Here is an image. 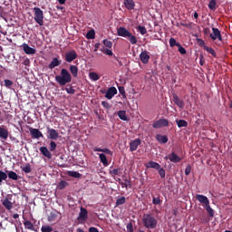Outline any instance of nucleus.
Here are the masks:
<instances>
[{
    "instance_id": "f257e3e1",
    "label": "nucleus",
    "mask_w": 232,
    "mask_h": 232,
    "mask_svg": "<svg viewBox=\"0 0 232 232\" xmlns=\"http://www.w3.org/2000/svg\"><path fill=\"white\" fill-rule=\"evenodd\" d=\"M55 81L60 86H66V84L72 82V74L68 70L63 68L60 75L55 76Z\"/></svg>"
},
{
    "instance_id": "f03ea898",
    "label": "nucleus",
    "mask_w": 232,
    "mask_h": 232,
    "mask_svg": "<svg viewBox=\"0 0 232 232\" xmlns=\"http://www.w3.org/2000/svg\"><path fill=\"white\" fill-rule=\"evenodd\" d=\"M142 224L147 229H155L157 227V218L152 214H144L142 218Z\"/></svg>"
},
{
    "instance_id": "7ed1b4c3",
    "label": "nucleus",
    "mask_w": 232,
    "mask_h": 232,
    "mask_svg": "<svg viewBox=\"0 0 232 232\" xmlns=\"http://www.w3.org/2000/svg\"><path fill=\"white\" fill-rule=\"evenodd\" d=\"M117 34L120 37H125L130 43V44H137V37L133 35L126 27H119L117 29Z\"/></svg>"
},
{
    "instance_id": "20e7f679",
    "label": "nucleus",
    "mask_w": 232,
    "mask_h": 232,
    "mask_svg": "<svg viewBox=\"0 0 232 232\" xmlns=\"http://www.w3.org/2000/svg\"><path fill=\"white\" fill-rule=\"evenodd\" d=\"M40 153L44 155V157H46V159H52V151H55L57 150V143L55 141L52 140L49 143V150L47 147H40Z\"/></svg>"
},
{
    "instance_id": "39448f33",
    "label": "nucleus",
    "mask_w": 232,
    "mask_h": 232,
    "mask_svg": "<svg viewBox=\"0 0 232 232\" xmlns=\"http://www.w3.org/2000/svg\"><path fill=\"white\" fill-rule=\"evenodd\" d=\"M33 11L34 12V21L39 24V26H43L44 24V14L43 13V10L39 7L33 8Z\"/></svg>"
},
{
    "instance_id": "423d86ee",
    "label": "nucleus",
    "mask_w": 232,
    "mask_h": 232,
    "mask_svg": "<svg viewBox=\"0 0 232 232\" xmlns=\"http://www.w3.org/2000/svg\"><path fill=\"white\" fill-rule=\"evenodd\" d=\"M169 126V121L166 119H160L153 122L152 127L155 130H159L160 128H168Z\"/></svg>"
},
{
    "instance_id": "0eeeda50",
    "label": "nucleus",
    "mask_w": 232,
    "mask_h": 232,
    "mask_svg": "<svg viewBox=\"0 0 232 232\" xmlns=\"http://www.w3.org/2000/svg\"><path fill=\"white\" fill-rule=\"evenodd\" d=\"M77 59V52L75 50H71L64 54V60L66 63H72V61H75Z\"/></svg>"
},
{
    "instance_id": "6e6552de",
    "label": "nucleus",
    "mask_w": 232,
    "mask_h": 232,
    "mask_svg": "<svg viewBox=\"0 0 232 232\" xmlns=\"http://www.w3.org/2000/svg\"><path fill=\"white\" fill-rule=\"evenodd\" d=\"M46 130L48 133V139H51V140H57L59 137V131H57L55 129L50 128V126H47Z\"/></svg>"
},
{
    "instance_id": "1a4fd4ad",
    "label": "nucleus",
    "mask_w": 232,
    "mask_h": 232,
    "mask_svg": "<svg viewBox=\"0 0 232 232\" xmlns=\"http://www.w3.org/2000/svg\"><path fill=\"white\" fill-rule=\"evenodd\" d=\"M48 222H59L61 220V213L54 210L48 215L47 218Z\"/></svg>"
},
{
    "instance_id": "9d476101",
    "label": "nucleus",
    "mask_w": 232,
    "mask_h": 232,
    "mask_svg": "<svg viewBox=\"0 0 232 232\" xmlns=\"http://www.w3.org/2000/svg\"><path fill=\"white\" fill-rule=\"evenodd\" d=\"M165 160H170V162H173L174 164H177L182 160V158L179 157L175 152H172L171 154L164 157Z\"/></svg>"
},
{
    "instance_id": "9b49d317",
    "label": "nucleus",
    "mask_w": 232,
    "mask_h": 232,
    "mask_svg": "<svg viewBox=\"0 0 232 232\" xmlns=\"http://www.w3.org/2000/svg\"><path fill=\"white\" fill-rule=\"evenodd\" d=\"M210 37L212 41H217V39H218V41H222V34H220V30H218V28H212V34H210Z\"/></svg>"
},
{
    "instance_id": "f8f14e48",
    "label": "nucleus",
    "mask_w": 232,
    "mask_h": 232,
    "mask_svg": "<svg viewBox=\"0 0 232 232\" xmlns=\"http://www.w3.org/2000/svg\"><path fill=\"white\" fill-rule=\"evenodd\" d=\"M29 131L33 139H43L44 137L38 129L29 128Z\"/></svg>"
},
{
    "instance_id": "ddd939ff",
    "label": "nucleus",
    "mask_w": 232,
    "mask_h": 232,
    "mask_svg": "<svg viewBox=\"0 0 232 232\" xmlns=\"http://www.w3.org/2000/svg\"><path fill=\"white\" fill-rule=\"evenodd\" d=\"M140 59L143 64L150 63V53L148 51H142L140 54Z\"/></svg>"
},
{
    "instance_id": "4468645a",
    "label": "nucleus",
    "mask_w": 232,
    "mask_h": 232,
    "mask_svg": "<svg viewBox=\"0 0 232 232\" xmlns=\"http://www.w3.org/2000/svg\"><path fill=\"white\" fill-rule=\"evenodd\" d=\"M172 101L178 106V108H180V110L184 109V102L179 97L177 94L172 95Z\"/></svg>"
},
{
    "instance_id": "2eb2a0df",
    "label": "nucleus",
    "mask_w": 232,
    "mask_h": 232,
    "mask_svg": "<svg viewBox=\"0 0 232 232\" xmlns=\"http://www.w3.org/2000/svg\"><path fill=\"white\" fill-rule=\"evenodd\" d=\"M115 95H117V88L115 87H110L105 93L106 99H109V100L113 99Z\"/></svg>"
},
{
    "instance_id": "dca6fc26",
    "label": "nucleus",
    "mask_w": 232,
    "mask_h": 232,
    "mask_svg": "<svg viewBox=\"0 0 232 232\" xmlns=\"http://www.w3.org/2000/svg\"><path fill=\"white\" fill-rule=\"evenodd\" d=\"M63 63V61L59 60V58L54 57L51 61V63L48 65L49 70H53V68H56V66H61Z\"/></svg>"
},
{
    "instance_id": "f3484780",
    "label": "nucleus",
    "mask_w": 232,
    "mask_h": 232,
    "mask_svg": "<svg viewBox=\"0 0 232 232\" xmlns=\"http://www.w3.org/2000/svg\"><path fill=\"white\" fill-rule=\"evenodd\" d=\"M88 219V210L84 208H80V213L78 217V220H82L83 222Z\"/></svg>"
},
{
    "instance_id": "a211bd4d",
    "label": "nucleus",
    "mask_w": 232,
    "mask_h": 232,
    "mask_svg": "<svg viewBox=\"0 0 232 232\" xmlns=\"http://www.w3.org/2000/svg\"><path fill=\"white\" fill-rule=\"evenodd\" d=\"M140 139H136L130 142V151H137L139 146H140Z\"/></svg>"
},
{
    "instance_id": "6ab92c4d",
    "label": "nucleus",
    "mask_w": 232,
    "mask_h": 232,
    "mask_svg": "<svg viewBox=\"0 0 232 232\" xmlns=\"http://www.w3.org/2000/svg\"><path fill=\"white\" fill-rule=\"evenodd\" d=\"M197 200H198V202H200V204H203L204 207L208 206L209 204V199L208 198V197L204 196V195H200L198 194L196 196Z\"/></svg>"
},
{
    "instance_id": "aec40b11",
    "label": "nucleus",
    "mask_w": 232,
    "mask_h": 232,
    "mask_svg": "<svg viewBox=\"0 0 232 232\" xmlns=\"http://www.w3.org/2000/svg\"><path fill=\"white\" fill-rule=\"evenodd\" d=\"M93 151L106 153V155H110L111 157H113V151H111L108 148L101 149L99 147H96V148L93 149Z\"/></svg>"
},
{
    "instance_id": "412c9836",
    "label": "nucleus",
    "mask_w": 232,
    "mask_h": 232,
    "mask_svg": "<svg viewBox=\"0 0 232 232\" xmlns=\"http://www.w3.org/2000/svg\"><path fill=\"white\" fill-rule=\"evenodd\" d=\"M2 204H3L4 208H5V209H7V211H10L14 208V203H12V201H10V199H8V198H5L2 201Z\"/></svg>"
},
{
    "instance_id": "4be33fe9",
    "label": "nucleus",
    "mask_w": 232,
    "mask_h": 232,
    "mask_svg": "<svg viewBox=\"0 0 232 232\" xmlns=\"http://www.w3.org/2000/svg\"><path fill=\"white\" fill-rule=\"evenodd\" d=\"M24 52L27 53V55H34L35 53L36 50L34 48L30 47L28 44H24L23 45Z\"/></svg>"
},
{
    "instance_id": "5701e85b",
    "label": "nucleus",
    "mask_w": 232,
    "mask_h": 232,
    "mask_svg": "<svg viewBox=\"0 0 232 232\" xmlns=\"http://www.w3.org/2000/svg\"><path fill=\"white\" fill-rule=\"evenodd\" d=\"M145 167L150 169L152 168L153 169H160V164L155 161H149L148 163L145 164Z\"/></svg>"
},
{
    "instance_id": "b1692460",
    "label": "nucleus",
    "mask_w": 232,
    "mask_h": 232,
    "mask_svg": "<svg viewBox=\"0 0 232 232\" xmlns=\"http://www.w3.org/2000/svg\"><path fill=\"white\" fill-rule=\"evenodd\" d=\"M6 175L11 180H19V175L13 170H6Z\"/></svg>"
},
{
    "instance_id": "393cba45",
    "label": "nucleus",
    "mask_w": 232,
    "mask_h": 232,
    "mask_svg": "<svg viewBox=\"0 0 232 232\" xmlns=\"http://www.w3.org/2000/svg\"><path fill=\"white\" fill-rule=\"evenodd\" d=\"M123 3L127 10H134L135 2L133 0H124Z\"/></svg>"
},
{
    "instance_id": "a878e982",
    "label": "nucleus",
    "mask_w": 232,
    "mask_h": 232,
    "mask_svg": "<svg viewBox=\"0 0 232 232\" xmlns=\"http://www.w3.org/2000/svg\"><path fill=\"white\" fill-rule=\"evenodd\" d=\"M0 139L6 140L8 139V130L5 127H0Z\"/></svg>"
},
{
    "instance_id": "bb28decb",
    "label": "nucleus",
    "mask_w": 232,
    "mask_h": 232,
    "mask_svg": "<svg viewBox=\"0 0 232 232\" xmlns=\"http://www.w3.org/2000/svg\"><path fill=\"white\" fill-rule=\"evenodd\" d=\"M109 173H110V175H111V177H115V176H121V175H122V169H121V168H118V169H111L110 170H109Z\"/></svg>"
},
{
    "instance_id": "cd10ccee",
    "label": "nucleus",
    "mask_w": 232,
    "mask_h": 232,
    "mask_svg": "<svg viewBox=\"0 0 232 232\" xmlns=\"http://www.w3.org/2000/svg\"><path fill=\"white\" fill-rule=\"evenodd\" d=\"M69 70L72 77H77V75H79V68L77 67V65H71L69 67Z\"/></svg>"
},
{
    "instance_id": "c85d7f7f",
    "label": "nucleus",
    "mask_w": 232,
    "mask_h": 232,
    "mask_svg": "<svg viewBox=\"0 0 232 232\" xmlns=\"http://www.w3.org/2000/svg\"><path fill=\"white\" fill-rule=\"evenodd\" d=\"M156 140H158V142H160V144H166V142H168V136H162L160 134H158L156 136Z\"/></svg>"
},
{
    "instance_id": "c756f323",
    "label": "nucleus",
    "mask_w": 232,
    "mask_h": 232,
    "mask_svg": "<svg viewBox=\"0 0 232 232\" xmlns=\"http://www.w3.org/2000/svg\"><path fill=\"white\" fill-rule=\"evenodd\" d=\"M99 159L103 166L105 167L108 166V158H106V154L104 153L99 154Z\"/></svg>"
},
{
    "instance_id": "7c9ffc66",
    "label": "nucleus",
    "mask_w": 232,
    "mask_h": 232,
    "mask_svg": "<svg viewBox=\"0 0 232 232\" xmlns=\"http://www.w3.org/2000/svg\"><path fill=\"white\" fill-rule=\"evenodd\" d=\"M178 128H188V121L186 120H176Z\"/></svg>"
},
{
    "instance_id": "2f4dec72",
    "label": "nucleus",
    "mask_w": 232,
    "mask_h": 232,
    "mask_svg": "<svg viewBox=\"0 0 232 232\" xmlns=\"http://www.w3.org/2000/svg\"><path fill=\"white\" fill-rule=\"evenodd\" d=\"M67 175L69 177H72V179H81V177H82L81 173H79L77 171H73V170L67 171Z\"/></svg>"
},
{
    "instance_id": "473e14b6",
    "label": "nucleus",
    "mask_w": 232,
    "mask_h": 232,
    "mask_svg": "<svg viewBox=\"0 0 232 232\" xmlns=\"http://www.w3.org/2000/svg\"><path fill=\"white\" fill-rule=\"evenodd\" d=\"M117 114L121 121H129L128 116L126 115V111H119Z\"/></svg>"
},
{
    "instance_id": "72a5a7b5",
    "label": "nucleus",
    "mask_w": 232,
    "mask_h": 232,
    "mask_svg": "<svg viewBox=\"0 0 232 232\" xmlns=\"http://www.w3.org/2000/svg\"><path fill=\"white\" fill-rule=\"evenodd\" d=\"M24 226L25 229H30V231H35V227H34V224L28 220L24 222Z\"/></svg>"
},
{
    "instance_id": "f704fd0d",
    "label": "nucleus",
    "mask_w": 232,
    "mask_h": 232,
    "mask_svg": "<svg viewBox=\"0 0 232 232\" xmlns=\"http://www.w3.org/2000/svg\"><path fill=\"white\" fill-rule=\"evenodd\" d=\"M89 78L91 79V81H99V79H101V76H99V74L95 72H91L89 73Z\"/></svg>"
},
{
    "instance_id": "c9c22d12",
    "label": "nucleus",
    "mask_w": 232,
    "mask_h": 232,
    "mask_svg": "<svg viewBox=\"0 0 232 232\" xmlns=\"http://www.w3.org/2000/svg\"><path fill=\"white\" fill-rule=\"evenodd\" d=\"M22 171H24V173H32V165H30V163H27L24 167H21Z\"/></svg>"
},
{
    "instance_id": "e433bc0d",
    "label": "nucleus",
    "mask_w": 232,
    "mask_h": 232,
    "mask_svg": "<svg viewBox=\"0 0 232 232\" xmlns=\"http://www.w3.org/2000/svg\"><path fill=\"white\" fill-rule=\"evenodd\" d=\"M204 50L206 52H208V53H210V55L214 56V57H217V53L215 52V49L214 48H211L209 46H204Z\"/></svg>"
},
{
    "instance_id": "4c0bfd02",
    "label": "nucleus",
    "mask_w": 232,
    "mask_h": 232,
    "mask_svg": "<svg viewBox=\"0 0 232 232\" xmlns=\"http://www.w3.org/2000/svg\"><path fill=\"white\" fill-rule=\"evenodd\" d=\"M208 8L209 10H212V12H215V10H217V0H210L208 3Z\"/></svg>"
},
{
    "instance_id": "58836bf2",
    "label": "nucleus",
    "mask_w": 232,
    "mask_h": 232,
    "mask_svg": "<svg viewBox=\"0 0 232 232\" xmlns=\"http://www.w3.org/2000/svg\"><path fill=\"white\" fill-rule=\"evenodd\" d=\"M205 209L208 213L209 217H215V211L213 210V208H211L209 203L205 206Z\"/></svg>"
},
{
    "instance_id": "ea45409f",
    "label": "nucleus",
    "mask_w": 232,
    "mask_h": 232,
    "mask_svg": "<svg viewBox=\"0 0 232 232\" xmlns=\"http://www.w3.org/2000/svg\"><path fill=\"white\" fill-rule=\"evenodd\" d=\"M65 92H67V93H69V95H73V93H75V89H73V87H72V85L68 84L65 87Z\"/></svg>"
},
{
    "instance_id": "a19ab883",
    "label": "nucleus",
    "mask_w": 232,
    "mask_h": 232,
    "mask_svg": "<svg viewBox=\"0 0 232 232\" xmlns=\"http://www.w3.org/2000/svg\"><path fill=\"white\" fill-rule=\"evenodd\" d=\"M8 179V175L6 174V171L0 170V184L3 183V180H6Z\"/></svg>"
},
{
    "instance_id": "79ce46f5",
    "label": "nucleus",
    "mask_w": 232,
    "mask_h": 232,
    "mask_svg": "<svg viewBox=\"0 0 232 232\" xmlns=\"http://www.w3.org/2000/svg\"><path fill=\"white\" fill-rule=\"evenodd\" d=\"M122 204H126V198L124 196L116 200V206H122Z\"/></svg>"
},
{
    "instance_id": "37998d69",
    "label": "nucleus",
    "mask_w": 232,
    "mask_h": 232,
    "mask_svg": "<svg viewBox=\"0 0 232 232\" xmlns=\"http://www.w3.org/2000/svg\"><path fill=\"white\" fill-rule=\"evenodd\" d=\"M41 231L42 232H52V231H53V227L51 226L45 225L41 227Z\"/></svg>"
},
{
    "instance_id": "c03bdc74",
    "label": "nucleus",
    "mask_w": 232,
    "mask_h": 232,
    "mask_svg": "<svg viewBox=\"0 0 232 232\" xmlns=\"http://www.w3.org/2000/svg\"><path fill=\"white\" fill-rule=\"evenodd\" d=\"M137 30L140 32L141 35H146V34H148V30H146L145 26L139 25Z\"/></svg>"
},
{
    "instance_id": "a18cd8bd",
    "label": "nucleus",
    "mask_w": 232,
    "mask_h": 232,
    "mask_svg": "<svg viewBox=\"0 0 232 232\" xmlns=\"http://www.w3.org/2000/svg\"><path fill=\"white\" fill-rule=\"evenodd\" d=\"M86 39H95V31L90 30L89 32H87Z\"/></svg>"
},
{
    "instance_id": "49530a36",
    "label": "nucleus",
    "mask_w": 232,
    "mask_h": 232,
    "mask_svg": "<svg viewBox=\"0 0 232 232\" xmlns=\"http://www.w3.org/2000/svg\"><path fill=\"white\" fill-rule=\"evenodd\" d=\"M169 46L171 48H173L174 46H180V44L179 43H177V40H175V38L171 37L169 39Z\"/></svg>"
},
{
    "instance_id": "de8ad7c7",
    "label": "nucleus",
    "mask_w": 232,
    "mask_h": 232,
    "mask_svg": "<svg viewBox=\"0 0 232 232\" xmlns=\"http://www.w3.org/2000/svg\"><path fill=\"white\" fill-rule=\"evenodd\" d=\"M152 204H154V206H160L162 204V200L160 199V198L153 197Z\"/></svg>"
},
{
    "instance_id": "09e8293b",
    "label": "nucleus",
    "mask_w": 232,
    "mask_h": 232,
    "mask_svg": "<svg viewBox=\"0 0 232 232\" xmlns=\"http://www.w3.org/2000/svg\"><path fill=\"white\" fill-rule=\"evenodd\" d=\"M4 82H5V88H8V89L12 88V86L14 85V82H12V80H5Z\"/></svg>"
},
{
    "instance_id": "8fccbe9b",
    "label": "nucleus",
    "mask_w": 232,
    "mask_h": 232,
    "mask_svg": "<svg viewBox=\"0 0 232 232\" xmlns=\"http://www.w3.org/2000/svg\"><path fill=\"white\" fill-rule=\"evenodd\" d=\"M118 90L121 95H122L123 99H126V90L124 89V86L118 87Z\"/></svg>"
},
{
    "instance_id": "3c124183",
    "label": "nucleus",
    "mask_w": 232,
    "mask_h": 232,
    "mask_svg": "<svg viewBox=\"0 0 232 232\" xmlns=\"http://www.w3.org/2000/svg\"><path fill=\"white\" fill-rule=\"evenodd\" d=\"M158 171L160 173V179H165L166 178V170L160 167V169H158Z\"/></svg>"
},
{
    "instance_id": "603ef678",
    "label": "nucleus",
    "mask_w": 232,
    "mask_h": 232,
    "mask_svg": "<svg viewBox=\"0 0 232 232\" xmlns=\"http://www.w3.org/2000/svg\"><path fill=\"white\" fill-rule=\"evenodd\" d=\"M103 44L106 48H111V46H113V43L108 39L103 40Z\"/></svg>"
},
{
    "instance_id": "864d4df0",
    "label": "nucleus",
    "mask_w": 232,
    "mask_h": 232,
    "mask_svg": "<svg viewBox=\"0 0 232 232\" xmlns=\"http://www.w3.org/2000/svg\"><path fill=\"white\" fill-rule=\"evenodd\" d=\"M102 53H105L106 55H113V52L110 49H105L104 47L102 49H100Z\"/></svg>"
},
{
    "instance_id": "5fc2aeb1",
    "label": "nucleus",
    "mask_w": 232,
    "mask_h": 232,
    "mask_svg": "<svg viewBox=\"0 0 232 232\" xmlns=\"http://www.w3.org/2000/svg\"><path fill=\"white\" fill-rule=\"evenodd\" d=\"M68 186V182L64 181V180H62L60 181L59 183V188L60 189H64V188H66Z\"/></svg>"
},
{
    "instance_id": "6e6d98bb",
    "label": "nucleus",
    "mask_w": 232,
    "mask_h": 232,
    "mask_svg": "<svg viewBox=\"0 0 232 232\" xmlns=\"http://www.w3.org/2000/svg\"><path fill=\"white\" fill-rule=\"evenodd\" d=\"M122 188H131V181L125 179L124 183H121Z\"/></svg>"
},
{
    "instance_id": "4d7b16f0",
    "label": "nucleus",
    "mask_w": 232,
    "mask_h": 232,
    "mask_svg": "<svg viewBox=\"0 0 232 232\" xmlns=\"http://www.w3.org/2000/svg\"><path fill=\"white\" fill-rule=\"evenodd\" d=\"M102 106L105 108V110H110L111 105L108 102H102Z\"/></svg>"
},
{
    "instance_id": "13d9d810",
    "label": "nucleus",
    "mask_w": 232,
    "mask_h": 232,
    "mask_svg": "<svg viewBox=\"0 0 232 232\" xmlns=\"http://www.w3.org/2000/svg\"><path fill=\"white\" fill-rule=\"evenodd\" d=\"M199 64H200V66H204V64H206V60L204 59V54L199 55Z\"/></svg>"
},
{
    "instance_id": "bf43d9fd",
    "label": "nucleus",
    "mask_w": 232,
    "mask_h": 232,
    "mask_svg": "<svg viewBox=\"0 0 232 232\" xmlns=\"http://www.w3.org/2000/svg\"><path fill=\"white\" fill-rule=\"evenodd\" d=\"M178 47H179V53H181V55H185L186 49L184 47H182V45L180 44H179V45H178Z\"/></svg>"
},
{
    "instance_id": "052dcab7",
    "label": "nucleus",
    "mask_w": 232,
    "mask_h": 232,
    "mask_svg": "<svg viewBox=\"0 0 232 232\" xmlns=\"http://www.w3.org/2000/svg\"><path fill=\"white\" fill-rule=\"evenodd\" d=\"M191 174V165H188L185 169V175L188 176Z\"/></svg>"
},
{
    "instance_id": "680f3d73",
    "label": "nucleus",
    "mask_w": 232,
    "mask_h": 232,
    "mask_svg": "<svg viewBox=\"0 0 232 232\" xmlns=\"http://www.w3.org/2000/svg\"><path fill=\"white\" fill-rule=\"evenodd\" d=\"M197 42L198 43L199 46H202L204 48V46H208L206 45V43L204 42V40L200 39V38H197Z\"/></svg>"
},
{
    "instance_id": "e2e57ef3",
    "label": "nucleus",
    "mask_w": 232,
    "mask_h": 232,
    "mask_svg": "<svg viewBox=\"0 0 232 232\" xmlns=\"http://www.w3.org/2000/svg\"><path fill=\"white\" fill-rule=\"evenodd\" d=\"M127 232H133V225L131 223L127 225Z\"/></svg>"
},
{
    "instance_id": "0e129e2a",
    "label": "nucleus",
    "mask_w": 232,
    "mask_h": 232,
    "mask_svg": "<svg viewBox=\"0 0 232 232\" xmlns=\"http://www.w3.org/2000/svg\"><path fill=\"white\" fill-rule=\"evenodd\" d=\"M24 66H30V59L26 58L24 62H23Z\"/></svg>"
},
{
    "instance_id": "69168bd1",
    "label": "nucleus",
    "mask_w": 232,
    "mask_h": 232,
    "mask_svg": "<svg viewBox=\"0 0 232 232\" xmlns=\"http://www.w3.org/2000/svg\"><path fill=\"white\" fill-rule=\"evenodd\" d=\"M89 232H99V229H97V227H91L89 228Z\"/></svg>"
},
{
    "instance_id": "338daca9",
    "label": "nucleus",
    "mask_w": 232,
    "mask_h": 232,
    "mask_svg": "<svg viewBox=\"0 0 232 232\" xmlns=\"http://www.w3.org/2000/svg\"><path fill=\"white\" fill-rule=\"evenodd\" d=\"M99 48H101V44L100 43L95 44V45H94V52H98Z\"/></svg>"
},
{
    "instance_id": "774afa93",
    "label": "nucleus",
    "mask_w": 232,
    "mask_h": 232,
    "mask_svg": "<svg viewBox=\"0 0 232 232\" xmlns=\"http://www.w3.org/2000/svg\"><path fill=\"white\" fill-rule=\"evenodd\" d=\"M194 19H198V13L194 12Z\"/></svg>"
}]
</instances>
